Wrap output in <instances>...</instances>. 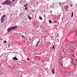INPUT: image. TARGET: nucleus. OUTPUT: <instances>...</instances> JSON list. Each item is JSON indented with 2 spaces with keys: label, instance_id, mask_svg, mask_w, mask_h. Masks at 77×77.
Instances as JSON below:
<instances>
[{
  "label": "nucleus",
  "instance_id": "10",
  "mask_svg": "<svg viewBox=\"0 0 77 77\" xmlns=\"http://www.w3.org/2000/svg\"><path fill=\"white\" fill-rule=\"evenodd\" d=\"M39 42H40V41H39L37 43L36 45V47H37V46H38V43H39Z\"/></svg>",
  "mask_w": 77,
  "mask_h": 77
},
{
  "label": "nucleus",
  "instance_id": "24",
  "mask_svg": "<svg viewBox=\"0 0 77 77\" xmlns=\"http://www.w3.org/2000/svg\"><path fill=\"white\" fill-rule=\"evenodd\" d=\"M70 7H72V5H71V4H70Z\"/></svg>",
  "mask_w": 77,
  "mask_h": 77
},
{
  "label": "nucleus",
  "instance_id": "3",
  "mask_svg": "<svg viewBox=\"0 0 77 77\" xmlns=\"http://www.w3.org/2000/svg\"><path fill=\"white\" fill-rule=\"evenodd\" d=\"M12 28V29L13 30H15V29H17V26H14L13 27H11Z\"/></svg>",
  "mask_w": 77,
  "mask_h": 77
},
{
  "label": "nucleus",
  "instance_id": "30",
  "mask_svg": "<svg viewBox=\"0 0 77 77\" xmlns=\"http://www.w3.org/2000/svg\"><path fill=\"white\" fill-rule=\"evenodd\" d=\"M23 6H24V7H26L25 5H24Z\"/></svg>",
  "mask_w": 77,
  "mask_h": 77
},
{
  "label": "nucleus",
  "instance_id": "1",
  "mask_svg": "<svg viewBox=\"0 0 77 77\" xmlns=\"http://www.w3.org/2000/svg\"><path fill=\"white\" fill-rule=\"evenodd\" d=\"M12 2L11 0H6L2 3L3 5H11Z\"/></svg>",
  "mask_w": 77,
  "mask_h": 77
},
{
  "label": "nucleus",
  "instance_id": "13",
  "mask_svg": "<svg viewBox=\"0 0 77 77\" xmlns=\"http://www.w3.org/2000/svg\"><path fill=\"white\" fill-rule=\"evenodd\" d=\"M49 23H52V21L51 20H49Z\"/></svg>",
  "mask_w": 77,
  "mask_h": 77
},
{
  "label": "nucleus",
  "instance_id": "7",
  "mask_svg": "<svg viewBox=\"0 0 77 77\" xmlns=\"http://www.w3.org/2000/svg\"><path fill=\"white\" fill-rule=\"evenodd\" d=\"M68 8H69L68 6H66L65 7V10H66V11H67L68 9Z\"/></svg>",
  "mask_w": 77,
  "mask_h": 77
},
{
  "label": "nucleus",
  "instance_id": "14",
  "mask_svg": "<svg viewBox=\"0 0 77 77\" xmlns=\"http://www.w3.org/2000/svg\"><path fill=\"white\" fill-rule=\"evenodd\" d=\"M27 9H28V7H25V10H27Z\"/></svg>",
  "mask_w": 77,
  "mask_h": 77
},
{
  "label": "nucleus",
  "instance_id": "11",
  "mask_svg": "<svg viewBox=\"0 0 77 77\" xmlns=\"http://www.w3.org/2000/svg\"><path fill=\"white\" fill-rule=\"evenodd\" d=\"M39 18L41 20H42V18L41 17L39 16Z\"/></svg>",
  "mask_w": 77,
  "mask_h": 77
},
{
  "label": "nucleus",
  "instance_id": "17",
  "mask_svg": "<svg viewBox=\"0 0 77 77\" xmlns=\"http://www.w3.org/2000/svg\"><path fill=\"white\" fill-rule=\"evenodd\" d=\"M73 14H74L73 13V12H72V16H71L72 17H73Z\"/></svg>",
  "mask_w": 77,
  "mask_h": 77
},
{
  "label": "nucleus",
  "instance_id": "26",
  "mask_svg": "<svg viewBox=\"0 0 77 77\" xmlns=\"http://www.w3.org/2000/svg\"><path fill=\"white\" fill-rule=\"evenodd\" d=\"M4 42L5 43H6V41L5 40L4 41Z\"/></svg>",
  "mask_w": 77,
  "mask_h": 77
},
{
  "label": "nucleus",
  "instance_id": "12",
  "mask_svg": "<svg viewBox=\"0 0 77 77\" xmlns=\"http://www.w3.org/2000/svg\"><path fill=\"white\" fill-rule=\"evenodd\" d=\"M5 17H6V15H4L2 16V18H4Z\"/></svg>",
  "mask_w": 77,
  "mask_h": 77
},
{
  "label": "nucleus",
  "instance_id": "34",
  "mask_svg": "<svg viewBox=\"0 0 77 77\" xmlns=\"http://www.w3.org/2000/svg\"><path fill=\"white\" fill-rule=\"evenodd\" d=\"M9 46V45H8V47Z\"/></svg>",
  "mask_w": 77,
  "mask_h": 77
},
{
  "label": "nucleus",
  "instance_id": "35",
  "mask_svg": "<svg viewBox=\"0 0 77 77\" xmlns=\"http://www.w3.org/2000/svg\"><path fill=\"white\" fill-rule=\"evenodd\" d=\"M76 60L77 61V60Z\"/></svg>",
  "mask_w": 77,
  "mask_h": 77
},
{
  "label": "nucleus",
  "instance_id": "36",
  "mask_svg": "<svg viewBox=\"0 0 77 77\" xmlns=\"http://www.w3.org/2000/svg\"><path fill=\"white\" fill-rule=\"evenodd\" d=\"M73 44H74V42H73Z\"/></svg>",
  "mask_w": 77,
  "mask_h": 77
},
{
  "label": "nucleus",
  "instance_id": "4",
  "mask_svg": "<svg viewBox=\"0 0 77 77\" xmlns=\"http://www.w3.org/2000/svg\"><path fill=\"white\" fill-rule=\"evenodd\" d=\"M60 68H62V67H63V63L62 62H60Z\"/></svg>",
  "mask_w": 77,
  "mask_h": 77
},
{
  "label": "nucleus",
  "instance_id": "28",
  "mask_svg": "<svg viewBox=\"0 0 77 77\" xmlns=\"http://www.w3.org/2000/svg\"><path fill=\"white\" fill-rule=\"evenodd\" d=\"M1 23H3V20H1Z\"/></svg>",
  "mask_w": 77,
  "mask_h": 77
},
{
  "label": "nucleus",
  "instance_id": "21",
  "mask_svg": "<svg viewBox=\"0 0 77 77\" xmlns=\"http://www.w3.org/2000/svg\"><path fill=\"white\" fill-rule=\"evenodd\" d=\"M22 38H24V35H22Z\"/></svg>",
  "mask_w": 77,
  "mask_h": 77
},
{
  "label": "nucleus",
  "instance_id": "25",
  "mask_svg": "<svg viewBox=\"0 0 77 77\" xmlns=\"http://www.w3.org/2000/svg\"><path fill=\"white\" fill-rule=\"evenodd\" d=\"M73 65L74 66H75V64H74V63H73Z\"/></svg>",
  "mask_w": 77,
  "mask_h": 77
},
{
  "label": "nucleus",
  "instance_id": "31",
  "mask_svg": "<svg viewBox=\"0 0 77 77\" xmlns=\"http://www.w3.org/2000/svg\"><path fill=\"white\" fill-rule=\"evenodd\" d=\"M72 42H70V43H71V44H72Z\"/></svg>",
  "mask_w": 77,
  "mask_h": 77
},
{
  "label": "nucleus",
  "instance_id": "37",
  "mask_svg": "<svg viewBox=\"0 0 77 77\" xmlns=\"http://www.w3.org/2000/svg\"><path fill=\"white\" fill-rule=\"evenodd\" d=\"M73 56H74V55H73Z\"/></svg>",
  "mask_w": 77,
  "mask_h": 77
},
{
  "label": "nucleus",
  "instance_id": "27",
  "mask_svg": "<svg viewBox=\"0 0 77 77\" xmlns=\"http://www.w3.org/2000/svg\"><path fill=\"white\" fill-rule=\"evenodd\" d=\"M73 61H73V60H72V61H71V63H72V62H73Z\"/></svg>",
  "mask_w": 77,
  "mask_h": 77
},
{
  "label": "nucleus",
  "instance_id": "20",
  "mask_svg": "<svg viewBox=\"0 0 77 77\" xmlns=\"http://www.w3.org/2000/svg\"><path fill=\"white\" fill-rule=\"evenodd\" d=\"M53 23H57V21L56 20H55L53 22Z\"/></svg>",
  "mask_w": 77,
  "mask_h": 77
},
{
  "label": "nucleus",
  "instance_id": "18",
  "mask_svg": "<svg viewBox=\"0 0 77 77\" xmlns=\"http://www.w3.org/2000/svg\"><path fill=\"white\" fill-rule=\"evenodd\" d=\"M15 0H12L11 2H12V3H14V2Z\"/></svg>",
  "mask_w": 77,
  "mask_h": 77
},
{
  "label": "nucleus",
  "instance_id": "33",
  "mask_svg": "<svg viewBox=\"0 0 77 77\" xmlns=\"http://www.w3.org/2000/svg\"><path fill=\"white\" fill-rule=\"evenodd\" d=\"M22 77V75H21V77Z\"/></svg>",
  "mask_w": 77,
  "mask_h": 77
},
{
  "label": "nucleus",
  "instance_id": "19",
  "mask_svg": "<svg viewBox=\"0 0 77 77\" xmlns=\"http://www.w3.org/2000/svg\"><path fill=\"white\" fill-rule=\"evenodd\" d=\"M52 49H54V45H53V46L52 48Z\"/></svg>",
  "mask_w": 77,
  "mask_h": 77
},
{
  "label": "nucleus",
  "instance_id": "23",
  "mask_svg": "<svg viewBox=\"0 0 77 77\" xmlns=\"http://www.w3.org/2000/svg\"><path fill=\"white\" fill-rule=\"evenodd\" d=\"M59 5L60 6L61 5V3L60 2L59 3Z\"/></svg>",
  "mask_w": 77,
  "mask_h": 77
},
{
  "label": "nucleus",
  "instance_id": "16",
  "mask_svg": "<svg viewBox=\"0 0 77 77\" xmlns=\"http://www.w3.org/2000/svg\"><path fill=\"white\" fill-rule=\"evenodd\" d=\"M63 71L64 72H65V69H63Z\"/></svg>",
  "mask_w": 77,
  "mask_h": 77
},
{
  "label": "nucleus",
  "instance_id": "2",
  "mask_svg": "<svg viewBox=\"0 0 77 77\" xmlns=\"http://www.w3.org/2000/svg\"><path fill=\"white\" fill-rule=\"evenodd\" d=\"M7 30L8 32H12L13 30L12 29V27H10L7 29Z\"/></svg>",
  "mask_w": 77,
  "mask_h": 77
},
{
  "label": "nucleus",
  "instance_id": "32",
  "mask_svg": "<svg viewBox=\"0 0 77 77\" xmlns=\"http://www.w3.org/2000/svg\"><path fill=\"white\" fill-rule=\"evenodd\" d=\"M71 64H73V63H72Z\"/></svg>",
  "mask_w": 77,
  "mask_h": 77
},
{
  "label": "nucleus",
  "instance_id": "5",
  "mask_svg": "<svg viewBox=\"0 0 77 77\" xmlns=\"http://www.w3.org/2000/svg\"><path fill=\"white\" fill-rule=\"evenodd\" d=\"M12 59L14 60H18V58H17V57H13Z\"/></svg>",
  "mask_w": 77,
  "mask_h": 77
},
{
  "label": "nucleus",
  "instance_id": "9",
  "mask_svg": "<svg viewBox=\"0 0 77 77\" xmlns=\"http://www.w3.org/2000/svg\"><path fill=\"white\" fill-rule=\"evenodd\" d=\"M63 57H60V60H62V59H63Z\"/></svg>",
  "mask_w": 77,
  "mask_h": 77
},
{
  "label": "nucleus",
  "instance_id": "22",
  "mask_svg": "<svg viewBox=\"0 0 77 77\" xmlns=\"http://www.w3.org/2000/svg\"><path fill=\"white\" fill-rule=\"evenodd\" d=\"M27 3L25 5L26 6V7H27V6H28V5H27Z\"/></svg>",
  "mask_w": 77,
  "mask_h": 77
},
{
  "label": "nucleus",
  "instance_id": "8",
  "mask_svg": "<svg viewBox=\"0 0 77 77\" xmlns=\"http://www.w3.org/2000/svg\"><path fill=\"white\" fill-rule=\"evenodd\" d=\"M28 17L29 18V20H30L32 19V17L30 16H28Z\"/></svg>",
  "mask_w": 77,
  "mask_h": 77
},
{
  "label": "nucleus",
  "instance_id": "29",
  "mask_svg": "<svg viewBox=\"0 0 77 77\" xmlns=\"http://www.w3.org/2000/svg\"><path fill=\"white\" fill-rule=\"evenodd\" d=\"M27 60H29L28 58H27Z\"/></svg>",
  "mask_w": 77,
  "mask_h": 77
},
{
  "label": "nucleus",
  "instance_id": "15",
  "mask_svg": "<svg viewBox=\"0 0 77 77\" xmlns=\"http://www.w3.org/2000/svg\"><path fill=\"white\" fill-rule=\"evenodd\" d=\"M1 20H2V21H5V19H4V18H2Z\"/></svg>",
  "mask_w": 77,
  "mask_h": 77
},
{
  "label": "nucleus",
  "instance_id": "6",
  "mask_svg": "<svg viewBox=\"0 0 77 77\" xmlns=\"http://www.w3.org/2000/svg\"><path fill=\"white\" fill-rule=\"evenodd\" d=\"M51 72L53 74H54V69H52L51 71Z\"/></svg>",
  "mask_w": 77,
  "mask_h": 77
}]
</instances>
